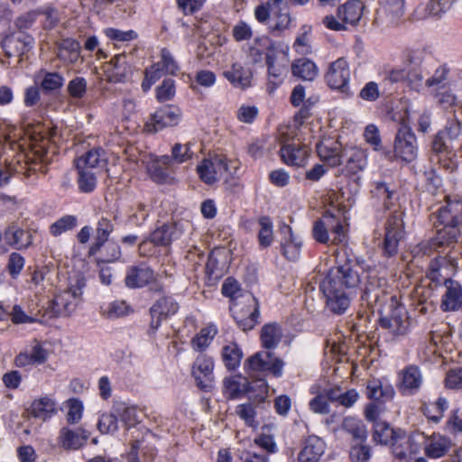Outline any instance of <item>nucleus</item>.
<instances>
[{"mask_svg":"<svg viewBox=\"0 0 462 462\" xmlns=\"http://www.w3.org/2000/svg\"><path fill=\"white\" fill-rule=\"evenodd\" d=\"M387 282L378 277H369L362 292L361 300L371 308L381 310L387 303L389 314L379 319L381 328L388 329L394 336L405 335L410 321L405 306L400 302L397 295H390Z\"/></svg>","mask_w":462,"mask_h":462,"instance_id":"1","label":"nucleus"},{"mask_svg":"<svg viewBox=\"0 0 462 462\" xmlns=\"http://www.w3.org/2000/svg\"><path fill=\"white\" fill-rule=\"evenodd\" d=\"M435 231L430 245L436 248L453 247L458 241L462 230V197L446 195L444 204L430 214Z\"/></svg>","mask_w":462,"mask_h":462,"instance_id":"2","label":"nucleus"},{"mask_svg":"<svg viewBox=\"0 0 462 462\" xmlns=\"http://www.w3.org/2000/svg\"><path fill=\"white\" fill-rule=\"evenodd\" d=\"M373 441L386 446L397 459H405L419 453L422 438L420 432L409 434L405 430L393 427L389 422H377L372 433Z\"/></svg>","mask_w":462,"mask_h":462,"instance_id":"3","label":"nucleus"},{"mask_svg":"<svg viewBox=\"0 0 462 462\" xmlns=\"http://www.w3.org/2000/svg\"><path fill=\"white\" fill-rule=\"evenodd\" d=\"M255 20L268 26L269 32L280 36L291 24V15L287 0H267L254 8Z\"/></svg>","mask_w":462,"mask_h":462,"instance_id":"4","label":"nucleus"},{"mask_svg":"<svg viewBox=\"0 0 462 462\" xmlns=\"http://www.w3.org/2000/svg\"><path fill=\"white\" fill-rule=\"evenodd\" d=\"M405 224L403 213L398 210L392 212L383 226V236L378 243L380 254L384 259H394L400 250V245L405 238Z\"/></svg>","mask_w":462,"mask_h":462,"instance_id":"5","label":"nucleus"},{"mask_svg":"<svg viewBox=\"0 0 462 462\" xmlns=\"http://www.w3.org/2000/svg\"><path fill=\"white\" fill-rule=\"evenodd\" d=\"M285 362L275 356L273 351L262 350L254 353L245 359V372L252 375L257 374L265 377L279 379L283 375Z\"/></svg>","mask_w":462,"mask_h":462,"instance_id":"6","label":"nucleus"},{"mask_svg":"<svg viewBox=\"0 0 462 462\" xmlns=\"http://www.w3.org/2000/svg\"><path fill=\"white\" fill-rule=\"evenodd\" d=\"M85 286V279L78 278L74 284H71L67 290L56 295L55 298L50 301L46 309V315H48L49 318L70 316L81 301Z\"/></svg>","mask_w":462,"mask_h":462,"instance_id":"7","label":"nucleus"},{"mask_svg":"<svg viewBox=\"0 0 462 462\" xmlns=\"http://www.w3.org/2000/svg\"><path fill=\"white\" fill-rule=\"evenodd\" d=\"M229 310L237 328L244 332L251 331L260 322V303L253 294L243 301L231 303Z\"/></svg>","mask_w":462,"mask_h":462,"instance_id":"8","label":"nucleus"},{"mask_svg":"<svg viewBox=\"0 0 462 462\" xmlns=\"http://www.w3.org/2000/svg\"><path fill=\"white\" fill-rule=\"evenodd\" d=\"M323 281L331 282L346 291L356 293L361 283L358 265L354 259L346 257L343 261L337 260V265L329 270Z\"/></svg>","mask_w":462,"mask_h":462,"instance_id":"9","label":"nucleus"},{"mask_svg":"<svg viewBox=\"0 0 462 462\" xmlns=\"http://www.w3.org/2000/svg\"><path fill=\"white\" fill-rule=\"evenodd\" d=\"M282 49H287L284 42L274 41L269 36H257L248 44L246 55L251 64L263 68Z\"/></svg>","mask_w":462,"mask_h":462,"instance_id":"10","label":"nucleus"},{"mask_svg":"<svg viewBox=\"0 0 462 462\" xmlns=\"http://www.w3.org/2000/svg\"><path fill=\"white\" fill-rule=\"evenodd\" d=\"M368 164V156L365 150L350 146L341 149L339 172L341 175L354 180H359V174L363 172Z\"/></svg>","mask_w":462,"mask_h":462,"instance_id":"11","label":"nucleus"},{"mask_svg":"<svg viewBox=\"0 0 462 462\" xmlns=\"http://www.w3.org/2000/svg\"><path fill=\"white\" fill-rule=\"evenodd\" d=\"M290 47L282 49L263 65L266 67V91L274 93L285 81L290 69Z\"/></svg>","mask_w":462,"mask_h":462,"instance_id":"12","label":"nucleus"},{"mask_svg":"<svg viewBox=\"0 0 462 462\" xmlns=\"http://www.w3.org/2000/svg\"><path fill=\"white\" fill-rule=\"evenodd\" d=\"M215 361L208 354H199L192 363L190 374L196 386L203 393H212L215 389Z\"/></svg>","mask_w":462,"mask_h":462,"instance_id":"13","label":"nucleus"},{"mask_svg":"<svg viewBox=\"0 0 462 462\" xmlns=\"http://www.w3.org/2000/svg\"><path fill=\"white\" fill-rule=\"evenodd\" d=\"M319 291L325 298L326 308L336 315H342L349 308L354 292L342 289L331 283L322 281Z\"/></svg>","mask_w":462,"mask_h":462,"instance_id":"14","label":"nucleus"},{"mask_svg":"<svg viewBox=\"0 0 462 462\" xmlns=\"http://www.w3.org/2000/svg\"><path fill=\"white\" fill-rule=\"evenodd\" d=\"M228 162L227 157L223 154L204 158L197 165V174L202 182L213 185L229 171Z\"/></svg>","mask_w":462,"mask_h":462,"instance_id":"15","label":"nucleus"},{"mask_svg":"<svg viewBox=\"0 0 462 462\" xmlns=\"http://www.w3.org/2000/svg\"><path fill=\"white\" fill-rule=\"evenodd\" d=\"M418 154L417 137L407 125H401L393 142V156L406 162L414 161Z\"/></svg>","mask_w":462,"mask_h":462,"instance_id":"16","label":"nucleus"},{"mask_svg":"<svg viewBox=\"0 0 462 462\" xmlns=\"http://www.w3.org/2000/svg\"><path fill=\"white\" fill-rule=\"evenodd\" d=\"M325 81L331 89L346 92L349 88L350 69L344 58L331 62L325 74Z\"/></svg>","mask_w":462,"mask_h":462,"instance_id":"17","label":"nucleus"},{"mask_svg":"<svg viewBox=\"0 0 462 462\" xmlns=\"http://www.w3.org/2000/svg\"><path fill=\"white\" fill-rule=\"evenodd\" d=\"M422 383V373L416 365H406L398 373L396 387L403 396L415 395Z\"/></svg>","mask_w":462,"mask_h":462,"instance_id":"18","label":"nucleus"},{"mask_svg":"<svg viewBox=\"0 0 462 462\" xmlns=\"http://www.w3.org/2000/svg\"><path fill=\"white\" fill-rule=\"evenodd\" d=\"M310 149L303 143H288L279 150L281 161L290 167L304 168L308 164Z\"/></svg>","mask_w":462,"mask_h":462,"instance_id":"19","label":"nucleus"},{"mask_svg":"<svg viewBox=\"0 0 462 462\" xmlns=\"http://www.w3.org/2000/svg\"><path fill=\"white\" fill-rule=\"evenodd\" d=\"M173 228L166 224L155 229L150 236V242L164 248L166 254L162 259V273L171 275V257L169 247L172 241Z\"/></svg>","mask_w":462,"mask_h":462,"instance_id":"20","label":"nucleus"},{"mask_svg":"<svg viewBox=\"0 0 462 462\" xmlns=\"http://www.w3.org/2000/svg\"><path fill=\"white\" fill-rule=\"evenodd\" d=\"M326 442L317 435H309L301 441L298 462H319L326 451Z\"/></svg>","mask_w":462,"mask_h":462,"instance_id":"21","label":"nucleus"},{"mask_svg":"<svg viewBox=\"0 0 462 462\" xmlns=\"http://www.w3.org/2000/svg\"><path fill=\"white\" fill-rule=\"evenodd\" d=\"M420 434L422 438H419V442L422 441L424 453L429 458H440L448 452L451 441L448 437L435 433L431 436H426L424 433Z\"/></svg>","mask_w":462,"mask_h":462,"instance_id":"22","label":"nucleus"},{"mask_svg":"<svg viewBox=\"0 0 462 462\" xmlns=\"http://www.w3.org/2000/svg\"><path fill=\"white\" fill-rule=\"evenodd\" d=\"M223 76L234 88L246 89L252 86L254 72L252 69L236 61L223 71Z\"/></svg>","mask_w":462,"mask_h":462,"instance_id":"23","label":"nucleus"},{"mask_svg":"<svg viewBox=\"0 0 462 462\" xmlns=\"http://www.w3.org/2000/svg\"><path fill=\"white\" fill-rule=\"evenodd\" d=\"M365 395L371 401L385 404L387 402L393 399L395 391L391 383H383L377 378H373L366 383Z\"/></svg>","mask_w":462,"mask_h":462,"instance_id":"24","label":"nucleus"},{"mask_svg":"<svg viewBox=\"0 0 462 462\" xmlns=\"http://www.w3.org/2000/svg\"><path fill=\"white\" fill-rule=\"evenodd\" d=\"M446 291L441 297L440 308L443 311H457L462 300V285L451 278L444 279Z\"/></svg>","mask_w":462,"mask_h":462,"instance_id":"25","label":"nucleus"},{"mask_svg":"<svg viewBox=\"0 0 462 462\" xmlns=\"http://www.w3.org/2000/svg\"><path fill=\"white\" fill-rule=\"evenodd\" d=\"M88 437L89 433L83 429L64 427L60 430L58 443L65 450H77L86 444Z\"/></svg>","mask_w":462,"mask_h":462,"instance_id":"26","label":"nucleus"},{"mask_svg":"<svg viewBox=\"0 0 462 462\" xmlns=\"http://www.w3.org/2000/svg\"><path fill=\"white\" fill-rule=\"evenodd\" d=\"M220 358L226 371H237L244 358L242 346L235 340L227 341L221 347Z\"/></svg>","mask_w":462,"mask_h":462,"instance_id":"27","label":"nucleus"},{"mask_svg":"<svg viewBox=\"0 0 462 462\" xmlns=\"http://www.w3.org/2000/svg\"><path fill=\"white\" fill-rule=\"evenodd\" d=\"M152 438V434L147 431L142 439L133 441L131 450L127 455L128 462H140L139 453H141L144 461H153L157 455V450L153 446L150 445L149 439Z\"/></svg>","mask_w":462,"mask_h":462,"instance_id":"28","label":"nucleus"},{"mask_svg":"<svg viewBox=\"0 0 462 462\" xmlns=\"http://www.w3.org/2000/svg\"><path fill=\"white\" fill-rule=\"evenodd\" d=\"M31 156L28 159L36 165L38 162L47 165L54 155V147L51 145L50 140L43 137H33L30 143Z\"/></svg>","mask_w":462,"mask_h":462,"instance_id":"29","label":"nucleus"},{"mask_svg":"<svg viewBox=\"0 0 462 462\" xmlns=\"http://www.w3.org/2000/svg\"><path fill=\"white\" fill-rule=\"evenodd\" d=\"M154 278L153 271L144 263L128 268L125 283L126 287L142 288L151 282Z\"/></svg>","mask_w":462,"mask_h":462,"instance_id":"30","label":"nucleus"},{"mask_svg":"<svg viewBox=\"0 0 462 462\" xmlns=\"http://www.w3.org/2000/svg\"><path fill=\"white\" fill-rule=\"evenodd\" d=\"M33 39L29 35L5 36L1 46L6 57L14 55L23 56L32 47Z\"/></svg>","mask_w":462,"mask_h":462,"instance_id":"31","label":"nucleus"},{"mask_svg":"<svg viewBox=\"0 0 462 462\" xmlns=\"http://www.w3.org/2000/svg\"><path fill=\"white\" fill-rule=\"evenodd\" d=\"M371 195L382 204L384 210L392 209L397 200V190L394 186L383 180L373 183Z\"/></svg>","mask_w":462,"mask_h":462,"instance_id":"32","label":"nucleus"},{"mask_svg":"<svg viewBox=\"0 0 462 462\" xmlns=\"http://www.w3.org/2000/svg\"><path fill=\"white\" fill-rule=\"evenodd\" d=\"M115 229L113 220L102 217L97 223L94 242L89 247L88 255H96L109 240V236Z\"/></svg>","mask_w":462,"mask_h":462,"instance_id":"33","label":"nucleus"},{"mask_svg":"<svg viewBox=\"0 0 462 462\" xmlns=\"http://www.w3.org/2000/svg\"><path fill=\"white\" fill-rule=\"evenodd\" d=\"M283 336L282 326L277 322L264 324L260 331V342L263 349L274 350L280 344Z\"/></svg>","mask_w":462,"mask_h":462,"instance_id":"34","label":"nucleus"},{"mask_svg":"<svg viewBox=\"0 0 462 462\" xmlns=\"http://www.w3.org/2000/svg\"><path fill=\"white\" fill-rule=\"evenodd\" d=\"M365 5L360 0H347L337 9L338 19L346 23V24L356 25L363 16Z\"/></svg>","mask_w":462,"mask_h":462,"instance_id":"35","label":"nucleus"},{"mask_svg":"<svg viewBox=\"0 0 462 462\" xmlns=\"http://www.w3.org/2000/svg\"><path fill=\"white\" fill-rule=\"evenodd\" d=\"M217 333L218 329L215 324L210 323L206 327H203L191 338V348L199 354H206V350L210 346Z\"/></svg>","mask_w":462,"mask_h":462,"instance_id":"36","label":"nucleus"},{"mask_svg":"<svg viewBox=\"0 0 462 462\" xmlns=\"http://www.w3.org/2000/svg\"><path fill=\"white\" fill-rule=\"evenodd\" d=\"M171 164V159L167 155L151 160L147 164L149 176L157 183H165L170 176Z\"/></svg>","mask_w":462,"mask_h":462,"instance_id":"37","label":"nucleus"},{"mask_svg":"<svg viewBox=\"0 0 462 462\" xmlns=\"http://www.w3.org/2000/svg\"><path fill=\"white\" fill-rule=\"evenodd\" d=\"M173 121L171 107L163 106L155 111L144 125V131L148 134H155L170 125Z\"/></svg>","mask_w":462,"mask_h":462,"instance_id":"38","label":"nucleus"},{"mask_svg":"<svg viewBox=\"0 0 462 462\" xmlns=\"http://www.w3.org/2000/svg\"><path fill=\"white\" fill-rule=\"evenodd\" d=\"M5 240L9 245L22 250L28 248L32 244V236L30 231L13 225L5 230Z\"/></svg>","mask_w":462,"mask_h":462,"instance_id":"39","label":"nucleus"},{"mask_svg":"<svg viewBox=\"0 0 462 462\" xmlns=\"http://www.w3.org/2000/svg\"><path fill=\"white\" fill-rule=\"evenodd\" d=\"M282 232H287L289 235V237L285 238V240L281 243L282 254L288 261L295 262L300 255L302 243L294 236L290 226L284 224Z\"/></svg>","mask_w":462,"mask_h":462,"instance_id":"40","label":"nucleus"},{"mask_svg":"<svg viewBox=\"0 0 462 462\" xmlns=\"http://www.w3.org/2000/svg\"><path fill=\"white\" fill-rule=\"evenodd\" d=\"M448 409V401L443 396H439L435 401L424 402L420 407L425 417L434 423H439L442 420Z\"/></svg>","mask_w":462,"mask_h":462,"instance_id":"41","label":"nucleus"},{"mask_svg":"<svg viewBox=\"0 0 462 462\" xmlns=\"http://www.w3.org/2000/svg\"><path fill=\"white\" fill-rule=\"evenodd\" d=\"M294 77L306 81H313L319 73V69L314 61L308 58L296 59L291 65Z\"/></svg>","mask_w":462,"mask_h":462,"instance_id":"42","label":"nucleus"},{"mask_svg":"<svg viewBox=\"0 0 462 462\" xmlns=\"http://www.w3.org/2000/svg\"><path fill=\"white\" fill-rule=\"evenodd\" d=\"M250 383L241 375L229 376L224 379V393L229 399H236L244 393L251 391Z\"/></svg>","mask_w":462,"mask_h":462,"instance_id":"43","label":"nucleus"},{"mask_svg":"<svg viewBox=\"0 0 462 462\" xmlns=\"http://www.w3.org/2000/svg\"><path fill=\"white\" fill-rule=\"evenodd\" d=\"M173 303L171 298H161L159 299L151 308V328L157 329L162 321L168 320L169 314Z\"/></svg>","mask_w":462,"mask_h":462,"instance_id":"44","label":"nucleus"},{"mask_svg":"<svg viewBox=\"0 0 462 462\" xmlns=\"http://www.w3.org/2000/svg\"><path fill=\"white\" fill-rule=\"evenodd\" d=\"M342 429L352 437L354 442L365 443L367 430L363 420L355 417H346L342 422Z\"/></svg>","mask_w":462,"mask_h":462,"instance_id":"45","label":"nucleus"},{"mask_svg":"<svg viewBox=\"0 0 462 462\" xmlns=\"http://www.w3.org/2000/svg\"><path fill=\"white\" fill-rule=\"evenodd\" d=\"M344 147L337 144L329 146L323 142L317 143L316 151L320 161L327 166L335 168L340 164L341 149Z\"/></svg>","mask_w":462,"mask_h":462,"instance_id":"46","label":"nucleus"},{"mask_svg":"<svg viewBox=\"0 0 462 462\" xmlns=\"http://www.w3.org/2000/svg\"><path fill=\"white\" fill-rule=\"evenodd\" d=\"M226 272V263L220 262L217 254L210 252L205 266L206 277L208 284H213L220 280Z\"/></svg>","mask_w":462,"mask_h":462,"instance_id":"47","label":"nucleus"},{"mask_svg":"<svg viewBox=\"0 0 462 462\" xmlns=\"http://www.w3.org/2000/svg\"><path fill=\"white\" fill-rule=\"evenodd\" d=\"M56 411L55 402L47 396L34 400L31 404V413L33 417L45 420Z\"/></svg>","mask_w":462,"mask_h":462,"instance_id":"48","label":"nucleus"},{"mask_svg":"<svg viewBox=\"0 0 462 462\" xmlns=\"http://www.w3.org/2000/svg\"><path fill=\"white\" fill-rule=\"evenodd\" d=\"M260 230L257 235L259 246L262 249L269 247L273 241V224L269 216H262L258 218Z\"/></svg>","mask_w":462,"mask_h":462,"instance_id":"49","label":"nucleus"},{"mask_svg":"<svg viewBox=\"0 0 462 462\" xmlns=\"http://www.w3.org/2000/svg\"><path fill=\"white\" fill-rule=\"evenodd\" d=\"M106 162L105 152L101 148H93L89 150L78 162L85 169L93 171V169L103 167Z\"/></svg>","mask_w":462,"mask_h":462,"instance_id":"50","label":"nucleus"},{"mask_svg":"<svg viewBox=\"0 0 462 462\" xmlns=\"http://www.w3.org/2000/svg\"><path fill=\"white\" fill-rule=\"evenodd\" d=\"M173 65V58L171 53L167 49H162L161 52V60L152 65L148 69L150 73L155 75L158 79H161L162 76L166 75L168 72L171 74L173 71L171 69V67Z\"/></svg>","mask_w":462,"mask_h":462,"instance_id":"51","label":"nucleus"},{"mask_svg":"<svg viewBox=\"0 0 462 462\" xmlns=\"http://www.w3.org/2000/svg\"><path fill=\"white\" fill-rule=\"evenodd\" d=\"M79 171L78 184L81 192L90 193L97 186V177L93 171L85 169L80 164L77 165Z\"/></svg>","mask_w":462,"mask_h":462,"instance_id":"52","label":"nucleus"},{"mask_svg":"<svg viewBox=\"0 0 462 462\" xmlns=\"http://www.w3.org/2000/svg\"><path fill=\"white\" fill-rule=\"evenodd\" d=\"M78 224V218L72 215H66L59 218L50 226V232L52 236H58L62 233L72 230Z\"/></svg>","mask_w":462,"mask_h":462,"instance_id":"53","label":"nucleus"},{"mask_svg":"<svg viewBox=\"0 0 462 462\" xmlns=\"http://www.w3.org/2000/svg\"><path fill=\"white\" fill-rule=\"evenodd\" d=\"M372 457V448L365 443L352 444L349 449L351 462H369Z\"/></svg>","mask_w":462,"mask_h":462,"instance_id":"54","label":"nucleus"},{"mask_svg":"<svg viewBox=\"0 0 462 462\" xmlns=\"http://www.w3.org/2000/svg\"><path fill=\"white\" fill-rule=\"evenodd\" d=\"M64 78L58 72H46L42 80L41 87L45 92H51L61 88Z\"/></svg>","mask_w":462,"mask_h":462,"instance_id":"55","label":"nucleus"},{"mask_svg":"<svg viewBox=\"0 0 462 462\" xmlns=\"http://www.w3.org/2000/svg\"><path fill=\"white\" fill-rule=\"evenodd\" d=\"M236 412L247 426L253 428H256L258 426V422L255 420L256 411L251 403H243L237 405Z\"/></svg>","mask_w":462,"mask_h":462,"instance_id":"56","label":"nucleus"},{"mask_svg":"<svg viewBox=\"0 0 462 462\" xmlns=\"http://www.w3.org/2000/svg\"><path fill=\"white\" fill-rule=\"evenodd\" d=\"M318 98L310 97L305 100L300 106V110L294 115L293 120L296 125H302L307 119L311 117L312 109L317 103Z\"/></svg>","mask_w":462,"mask_h":462,"instance_id":"57","label":"nucleus"},{"mask_svg":"<svg viewBox=\"0 0 462 462\" xmlns=\"http://www.w3.org/2000/svg\"><path fill=\"white\" fill-rule=\"evenodd\" d=\"M97 429L102 434H111L118 429L117 417L112 413H104L97 422Z\"/></svg>","mask_w":462,"mask_h":462,"instance_id":"58","label":"nucleus"},{"mask_svg":"<svg viewBox=\"0 0 462 462\" xmlns=\"http://www.w3.org/2000/svg\"><path fill=\"white\" fill-rule=\"evenodd\" d=\"M364 137L365 142L369 143L374 151H382L383 144L381 135L379 129L375 125L370 124L365 128Z\"/></svg>","mask_w":462,"mask_h":462,"instance_id":"59","label":"nucleus"},{"mask_svg":"<svg viewBox=\"0 0 462 462\" xmlns=\"http://www.w3.org/2000/svg\"><path fill=\"white\" fill-rule=\"evenodd\" d=\"M103 247L102 258L98 263H113L121 257V248L117 243L108 240Z\"/></svg>","mask_w":462,"mask_h":462,"instance_id":"60","label":"nucleus"},{"mask_svg":"<svg viewBox=\"0 0 462 462\" xmlns=\"http://www.w3.org/2000/svg\"><path fill=\"white\" fill-rule=\"evenodd\" d=\"M445 430L451 434L462 432V411L459 408L451 410L445 424Z\"/></svg>","mask_w":462,"mask_h":462,"instance_id":"61","label":"nucleus"},{"mask_svg":"<svg viewBox=\"0 0 462 462\" xmlns=\"http://www.w3.org/2000/svg\"><path fill=\"white\" fill-rule=\"evenodd\" d=\"M67 89L71 97L82 98L87 91V81L84 78L77 77L69 82Z\"/></svg>","mask_w":462,"mask_h":462,"instance_id":"62","label":"nucleus"},{"mask_svg":"<svg viewBox=\"0 0 462 462\" xmlns=\"http://www.w3.org/2000/svg\"><path fill=\"white\" fill-rule=\"evenodd\" d=\"M240 284L234 277H227L221 287V293L224 297L229 298L231 303L236 302V294L240 291Z\"/></svg>","mask_w":462,"mask_h":462,"instance_id":"63","label":"nucleus"},{"mask_svg":"<svg viewBox=\"0 0 462 462\" xmlns=\"http://www.w3.org/2000/svg\"><path fill=\"white\" fill-rule=\"evenodd\" d=\"M445 386L451 390L462 389V366L450 369L445 377Z\"/></svg>","mask_w":462,"mask_h":462,"instance_id":"64","label":"nucleus"}]
</instances>
